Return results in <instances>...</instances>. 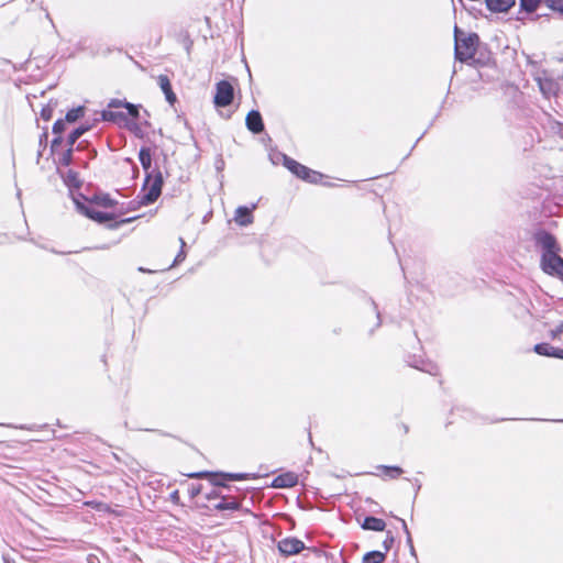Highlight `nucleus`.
I'll use <instances>...</instances> for the list:
<instances>
[{
    "label": "nucleus",
    "mask_w": 563,
    "mask_h": 563,
    "mask_svg": "<svg viewBox=\"0 0 563 563\" xmlns=\"http://www.w3.org/2000/svg\"><path fill=\"white\" fill-rule=\"evenodd\" d=\"M71 152H73L71 148H69V150H67L63 154V156L59 159L60 164L66 165V166L70 164V162H71Z\"/></svg>",
    "instance_id": "27"
},
{
    "label": "nucleus",
    "mask_w": 563,
    "mask_h": 563,
    "mask_svg": "<svg viewBox=\"0 0 563 563\" xmlns=\"http://www.w3.org/2000/svg\"><path fill=\"white\" fill-rule=\"evenodd\" d=\"M539 87L547 98H550L551 96H554L558 92L556 84L551 79H540Z\"/></svg>",
    "instance_id": "12"
},
{
    "label": "nucleus",
    "mask_w": 563,
    "mask_h": 563,
    "mask_svg": "<svg viewBox=\"0 0 563 563\" xmlns=\"http://www.w3.org/2000/svg\"><path fill=\"white\" fill-rule=\"evenodd\" d=\"M86 131V128H78L75 131H73L68 137L69 144L73 145Z\"/></svg>",
    "instance_id": "25"
},
{
    "label": "nucleus",
    "mask_w": 563,
    "mask_h": 563,
    "mask_svg": "<svg viewBox=\"0 0 563 563\" xmlns=\"http://www.w3.org/2000/svg\"><path fill=\"white\" fill-rule=\"evenodd\" d=\"M140 162L144 169H148L152 164V156L150 148L143 147L139 153Z\"/></svg>",
    "instance_id": "17"
},
{
    "label": "nucleus",
    "mask_w": 563,
    "mask_h": 563,
    "mask_svg": "<svg viewBox=\"0 0 563 563\" xmlns=\"http://www.w3.org/2000/svg\"><path fill=\"white\" fill-rule=\"evenodd\" d=\"M82 115H84V108L82 107H78V108L71 109V110H69L67 112L66 120L68 122H75L79 118H81Z\"/></svg>",
    "instance_id": "20"
},
{
    "label": "nucleus",
    "mask_w": 563,
    "mask_h": 563,
    "mask_svg": "<svg viewBox=\"0 0 563 563\" xmlns=\"http://www.w3.org/2000/svg\"><path fill=\"white\" fill-rule=\"evenodd\" d=\"M246 126L254 133H260L264 129L261 113L258 111H251L246 117Z\"/></svg>",
    "instance_id": "9"
},
{
    "label": "nucleus",
    "mask_w": 563,
    "mask_h": 563,
    "mask_svg": "<svg viewBox=\"0 0 563 563\" xmlns=\"http://www.w3.org/2000/svg\"><path fill=\"white\" fill-rule=\"evenodd\" d=\"M239 508V504L234 500L232 501H221L219 504L216 505V509L218 510H235Z\"/></svg>",
    "instance_id": "22"
},
{
    "label": "nucleus",
    "mask_w": 563,
    "mask_h": 563,
    "mask_svg": "<svg viewBox=\"0 0 563 563\" xmlns=\"http://www.w3.org/2000/svg\"><path fill=\"white\" fill-rule=\"evenodd\" d=\"M554 357L563 360V349L555 347V356Z\"/></svg>",
    "instance_id": "36"
},
{
    "label": "nucleus",
    "mask_w": 563,
    "mask_h": 563,
    "mask_svg": "<svg viewBox=\"0 0 563 563\" xmlns=\"http://www.w3.org/2000/svg\"><path fill=\"white\" fill-rule=\"evenodd\" d=\"M68 178L73 180L75 179V176L71 173H69Z\"/></svg>",
    "instance_id": "39"
},
{
    "label": "nucleus",
    "mask_w": 563,
    "mask_h": 563,
    "mask_svg": "<svg viewBox=\"0 0 563 563\" xmlns=\"http://www.w3.org/2000/svg\"><path fill=\"white\" fill-rule=\"evenodd\" d=\"M124 108H126V110L132 117L136 118L139 115V110L136 106L129 102H124Z\"/></svg>",
    "instance_id": "28"
},
{
    "label": "nucleus",
    "mask_w": 563,
    "mask_h": 563,
    "mask_svg": "<svg viewBox=\"0 0 563 563\" xmlns=\"http://www.w3.org/2000/svg\"><path fill=\"white\" fill-rule=\"evenodd\" d=\"M537 244L542 249L541 267L544 273L563 280V258L559 255L560 246L553 235L540 232L536 235Z\"/></svg>",
    "instance_id": "1"
},
{
    "label": "nucleus",
    "mask_w": 563,
    "mask_h": 563,
    "mask_svg": "<svg viewBox=\"0 0 563 563\" xmlns=\"http://www.w3.org/2000/svg\"><path fill=\"white\" fill-rule=\"evenodd\" d=\"M298 483V476L292 473H284L274 478L272 486L275 488L294 487Z\"/></svg>",
    "instance_id": "8"
},
{
    "label": "nucleus",
    "mask_w": 563,
    "mask_h": 563,
    "mask_svg": "<svg viewBox=\"0 0 563 563\" xmlns=\"http://www.w3.org/2000/svg\"><path fill=\"white\" fill-rule=\"evenodd\" d=\"M192 476H195V477H201V476H202V474H201V473H199V474H194Z\"/></svg>",
    "instance_id": "40"
},
{
    "label": "nucleus",
    "mask_w": 563,
    "mask_h": 563,
    "mask_svg": "<svg viewBox=\"0 0 563 563\" xmlns=\"http://www.w3.org/2000/svg\"><path fill=\"white\" fill-rule=\"evenodd\" d=\"M234 89L227 80H221L217 84V91L214 96V104L217 107H227L233 100Z\"/></svg>",
    "instance_id": "5"
},
{
    "label": "nucleus",
    "mask_w": 563,
    "mask_h": 563,
    "mask_svg": "<svg viewBox=\"0 0 563 563\" xmlns=\"http://www.w3.org/2000/svg\"><path fill=\"white\" fill-rule=\"evenodd\" d=\"M170 500L175 504H179V492L178 490H174L170 496H169Z\"/></svg>",
    "instance_id": "33"
},
{
    "label": "nucleus",
    "mask_w": 563,
    "mask_h": 563,
    "mask_svg": "<svg viewBox=\"0 0 563 563\" xmlns=\"http://www.w3.org/2000/svg\"><path fill=\"white\" fill-rule=\"evenodd\" d=\"M551 338L554 340H562L563 339V320L556 324L554 328L550 331Z\"/></svg>",
    "instance_id": "24"
},
{
    "label": "nucleus",
    "mask_w": 563,
    "mask_h": 563,
    "mask_svg": "<svg viewBox=\"0 0 563 563\" xmlns=\"http://www.w3.org/2000/svg\"><path fill=\"white\" fill-rule=\"evenodd\" d=\"M96 201L106 208H111L114 206V200L111 199L108 195L97 196Z\"/></svg>",
    "instance_id": "23"
},
{
    "label": "nucleus",
    "mask_w": 563,
    "mask_h": 563,
    "mask_svg": "<svg viewBox=\"0 0 563 563\" xmlns=\"http://www.w3.org/2000/svg\"><path fill=\"white\" fill-rule=\"evenodd\" d=\"M163 179L161 174H156L155 176H148L145 181V189L147 192L143 197L144 203L154 202L161 195L162 191Z\"/></svg>",
    "instance_id": "4"
},
{
    "label": "nucleus",
    "mask_w": 563,
    "mask_h": 563,
    "mask_svg": "<svg viewBox=\"0 0 563 563\" xmlns=\"http://www.w3.org/2000/svg\"><path fill=\"white\" fill-rule=\"evenodd\" d=\"M364 529L373 531H383L386 527L384 520L376 517H366L363 526Z\"/></svg>",
    "instance_id": "13"
},
{
    "label": "nucleus",
    "mask_w": 563,
    "mask_h": 563,
    "mask_svg": "<svg viewBox=\"0 0 563 563\" xmlns=\"http://www.w3.org/2000/svg\"><path fill=\"white\" fill-rule=\"evenodd\" d=\"M400 521H401L404 530L406 531L407 534H409V531H408V528H407V525H406L405 520L400 519Z\"/></svg>",
    "instance_id": "37"
},
{
    "label": "nucleus",
    "mask_w": 563,
    "mask_h": 563,
    "mask_svg": "<svg viewBox=\"0 0 563 563\" xmlns=\"http://www.w3.org/2000/svg\"><path fill=\"white\" fill-rule=\"evenodd\" d=\"M123 118H124L123 113L112 111L111 109H107L102 112V119L106 121L117 122Z\"/></svg>",
    "instance_id": "19"
},
{
    "label": "nucleus",
    "mask_w": 563,
    "mask_h": 563,
    "mask_svg": "<svg viewBox=\"0 0 563 563\" xmlns=\"http://www.w3.org/2000/svg\"><path fill=\"white\" fill-rule=\"evenodd\" d=\"M551 8H552L554 11H556V12H559V13L563 14V0H553V1H552V4H551Z\"/></svg>",
    "instance_id": "29"
},
{
    "label": "nucleus",
    "mask_w": 563,
    "mask_h": 563,
    "mask_svg": "<svg viewBox=\"0 0 563 563\" xmlns=\"http://www.w3.org/2000/svg\"><path fill=\"white\" fill-rule=\"evenodd\" d=\"M277 547L286 556L298 554L305 549L303 542L296 538H285L278 542Z\"/></svg>",
    "instance_id": "6"
},
{
    "label": "nucleus",
    "mask_w": 563,
    "mask_h": 563,
    "mask_svg": "<svg viewBox=\"0 0 563 563\" xmlns=\"http://www.w3.org/2000/svg\"><path fill=\"white\" fill-rule=\"evenodd\" d=\"M256 209V205H252L251 208L249 207H239L236 210H235V214H234V221L241 225V227H246L251 223H253V210Z\"/></svg>",
    "instance_id": "7"
},
{
    "label": "nucleus",
    "mask_w": 563,
    "mask_h": 563,
    "mask_svg": "<svg viewBox=\"0 0 563 563\" xmlns=\"http://www.w3.org/2000/svg\"><path fill=\"white\" fill-rule=\"evenodd\" d=\"M64 129H65V123L63 121H57L54 123L53 132L56 134H59L64 131Z\"/></svg>",
    "instance_id": "30"
},
{
    "label": "nucleus",
    "mask_w": 563,
    "mask_h": 563,
    "mask_svg": "<svg viewBox=\"0 0 563 563\" xmlns=\"http://www.w3.org/2000/svg\"><path fill=\"white\" fill-rule=\"evenodd\" d=\"M534 351L540 355L552 356V357L555 356V347H553L547 343L537 344L534 346Z\"/></svg>",
    "instance_id": "18"
},
{
    "label": "nucleus",
    "mask_w": 563,
    "mask_h": 563,
    "mask_svg": "<svg viewBox=\"0 0 563 563\" xmlns=\"http://www.w3.org/2000/svg\"><path fill=\"white\" fill-rule=\"evenodd\" d=\"M541 0H520L521 8L528 12H533L538 9Z\"/></svg>",
    "instance_id": "21"
},
{
    "label": "nucleus",
    "mask_w": 563,
    "mask_h": 563,
    "mask_svg": "<svg viewBox=\"0 0 563 563\" xmlns=\"http://www.w3.org/2000/svg\"><path fill=\"white\" fill-rule=\"evenodd\" d=\"M284 165L297 177L309 183H318L322 177L321 174L307 168L287 156H284Z\"/></svg>",
    "instance_id": "2"
},
{
    "label": "nucleus",
    "mask_w": 563,
    "mask_h": 563,
    "mask_svg": "<svg viewBox=\"0 0 563 563\" xmlns=\"http://www.w3.org/2000/svg\"><path fill=\"white\" fill-rule=\"evenodd\" d=\"M87 505H95V507L98 509V510H106L108 507L107 505L102 504V503H98V504H92V503H88Z\"/></svg>",
    "instance_id": "35"
},
{
    "label": "nucleus",
    "mask_w": 563,
    "mask_h": 563,
    "mask_svg": "<svg viewBox=\"0 0 563 563\" xmlns=\"http://www.w3.org/2000/svg\"><path fill=\"white\" fill-rule=\"evenodd\" d=\"M119 107H124V103L119 101V100H112L109 106H108V109H112V108H119Z\"/></svg>",
    "instance_id": "32"
},
{
    "label": "nucleus",
    "mask_w": 563,
    "mask_h": 563,
    "mask_svg": "<svg viewBox=\"0 0 563 563\" xmlns=\"http://www.w3.org/2000/svg\"><path fill=\"white\" fill-rule=\"evenodd\" d=\"M385 560V553L380 551L368 552L363 558V563H383Z\"/></svg>",
    "instance_id": "15"
},
{
    "label": "nucleus",
    "mask_w": 563,
    "mask_h": 563,
    "mask_svg": "<svg viewBox=\"0 0 563 563\" xmlns=\"http://www.w3.org/2000/svg\"><path fill=\"white\" fill-rule=\"evenodd\" d=\"M157 82L161 89L163 90L166 100L173 104L176 101V95L172 90V85L169 78L166 75H159L157 77Z\"/></svg>",
    "instance_id": "10"
},
{
    "label": "nucleus",
    "mask_w": 563,
    "mask_h": 563,
    "mask_svg": "<svg viewBox=\"0 0 563 563\" xmlns=\"http://www.w3.org/2000/svg\"><path fill=\"white\" fill-rule=\"evenodd\" d=\"M230 479H244L246 476L243 474H227Z\"/></svg>",
    "instance_id": "34"
},
{
    "label": "nucleus",
    "mask_w": 563,
    "mask_h": 563,
    "mask_svg": "<svg viewBox=\"0 0 563 563\" xmlns=\"http://www.w3.org/2000/svg\"><path fill=\"white\" fill-rule=\"evenodd\" d=\"M179 241H180V244H181V251L177 254V256H176V258L174 261L173 266L178 264V263H180V262H183L185 260V257H186V254H185V252L183 250V247L185 246V241L181 238L179 239Z\"/></svg>",
    "instance_id": "26"
},
{
    "label": "nucleus",
    "mask_w": 563,
    "mask_h": 563,
    "mask_svg": "<svg viewBox=\"0 0 563 563\" xmlns=\"http://www.w3.org/2000/svg\"><path fill=\"white\" fill-rule=\"evenodd\" d=\"M515 4V0H486L487 8L493 12H507Z\"/></svg>",
    "instance_id": "11"
},
{
    "label": "nucleus",
    "mask_w": 563,
    "mask_h": 563,
    "mask_svg": "<svg viewBox=\"0 0 563 563\" xmlns=\"http://www.w3.org/2000/svg\"><path fill=\"white\" fill-rule=\"evenodd\" d=\"M86 214L92 219V220H96L100 223H103V222H107V221H110L113 219V216L109 214V213H104V212H101V211H98V210H95V209H87L86 210Z\"/></svg>",
    "instance_id": "14"
},
{
    "label": "nucleus",
    "mask_w": 563,
    "mask_h": 563,
    "mask_svg": "<svg viewBox=\"0 0 563 563\" xmlns=\"http://www.w3.org/2000/svg\"><path fill=\"white\" fill-rule=\"evenodd\" d=\"M378 470L382 471L384 476L389 478H397L402 474V470L398 466H379Z\"/></svg>",
    "instance_id": "16"
},
{
    "label": "nucleus",
    "mask_w": 563,
    "mask_h": 563,
    "mask_svg": "<svg viewBox=\"0 0 563 563\" xmlns=\"http://www.w3.org/2000/svg\"><path fill=\"white\" fill-rule=\"evenodd\" d=\"M476 37L468 36L463 40L456 37L455 41V56L461 62H467L474 57L475 54Z\"/></svg>",
    "instance_id": "3"
},
{
    "label": "nucleus",
    "mask_w": 563,
    "mask_h": 563,
    "mask_svg": "<svg viewBox=\"0 0 563 563\" xmlns=\"http://www.w3.org/2000/svg\"><path fill=\"white\" fill-rule=\"evenodd\" d=\"M42 115H43L46 120H48V119H49V114H48V113H46L45 111H43Z\"/></svg>",
    "instance_id": "38"
},
{
    "label": "nucleus",
    "mask_w": 563,
    "mask_h": 563,
    "mask_svg": "<svg viewBox=\"0 0 563 563\" xmlns=\"http://www.w3.org/2000/svg\"><path fill=\"white\" fill-rule=\"evenodd\" d=\"M201 492L200 489V486H196V485H192L190 488H189V494L190 496L194 498L196 497L197 495H199Z\"/></svg>",
    "instance_id": "31"
}]
</instances>
